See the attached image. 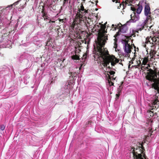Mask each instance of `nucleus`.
<instances>
[{
	"instance_id": "10",
	"label": "nucleus",
	"mask_w": 159,
	"mask_h": 159,
	"mask_svg": "<svg viewBox=\"0 0 159 159\" xmlns=\"http://www.w3.org/2000/svg\"><path fill=\"white\" fill-rule=\"evenodd\" d=\"M132 0H125V2L124 1L122 2V3H120V2H119L118 0H112V1L113 2H114L115 1V2L116 3H118L119 6H117V8L120 9L121 6L122 4L123 6V9L125 8V7H126V5L129 3L130 4V2H131Z\"/></svg>"
},
{
	"instance_id": "47",
	"label": "nucleus",
	"mask_w": 159,
	"mask_h": 159,
	"mask_svg": "<svg viewBox=\"0 0 159 159\" xmlns=\"http://www.w3.org/2000/svg\"><path fill=\"white\" fill-rule=\"evenodd\" d=\"M151 122H152V120H151Z\"/></svg>"
},
{
	"instance_id": "6",
	"label": "nucleus",
	"mask_w": 159,
	"mask_h": 159,
	"mask_svg": "<svg viewBox=\"0 0 159 159\" xmlns=\"http://www.w3.org/2000/svg\"><path fill=\"white\" fill-rule=\"evenodd\" d=\"M78 18L79 19V21L78 22L75 21L76 17H75L74 22L72 25L71 26V28L73 30L75 29L77 30H80L82 28V27H81L82 25L81 24H84L85 25L86 24V22H85L84 23V19L80 18Z\"/></svg>"
},
{
	"instance_id": "27",
	"label": "nucleus",
	"mask_w": 159,
	"mask_h": 159,
	"mask_svg": "<svg viewBox=\"0 0 159 159\" xmlns=\"http://www.w3.org/2000/svg\"><path fill=\"white\" fill-rule=\"evenodd\" d=\"M122 33L120 31V30H118V32H117L116 34L115 35V36H114V37H115V39H116V37H117V36H119L121 33Z\"/></svg>"
},
{
	"instance_id": "29",
	"label": "nucleus",
	"mask_w": 159,
	"mask_h": 159,
	"mask_svg": "<svg viewBox=\"0 0 159 159\" xmlns=\"http://www.w3.org/2000/svg\"><path fill=\"white\" fill-rule=\"evenodd\" d=\"M107 72L108 73H109L111 75H113L115 73V72L113 71H107Z\"/></svg>"
},
{
	"instance_id": "12",
	"label": "nucleus",
	"mask_w": 159,
	"mask_h": 159,
	"mask_svg": "<svg viewBox=\"0 0 159 159\" xmlns=\"http://www.w3.org/2000/svg\"><path fill=\"white\" fill-rule=\"evenodd\" d=\"M150 106L151 107V110L156 108L157 106V108L159 107V101L158 100L157 98L155 99L154 101H153L151 104L150 105Z\"/></svg>"
},
{
	"instance_id": "19",
	"label": "nucleus",
	"mask_w": 159,
	"mask_h": 159,
	"mask_svg": "<svg viewBox=\"0 0 159 159\" xmlns=\"http://www.w3.org/2000/svg\"><path fill=\"white\" fill-rule=\"evenodd\" d=\"M146 16H147L146 20H150V21H152L156 17L154 15L151 13H150L148 15Z\"/></svg>"
},
{
	"instance_id": "46",
	"label": "nucleus",
	"mask_w": 159,
	"mask_h": 159,
	"mask_svg": "<svg viewBox=\"0 0 159 159\" xmlns=\"http://www.w3.org/2000/svg\"><path fill=\"white\" fill-rule=\"evenodd\" d=\"M86 26H87V27H88V26L86 24Z\"/></svg>"
},
{
	"instance_id": "3",
	"label": "nucleus",
	"mask_w": 159,
	"mask_h": 159,
	"mask_svg": "<svg viewBox=\"0 0 159 159\" xmlns=\"http://www.w3.org/2000/svg\"><path fill=\"white\" fill-rule=\"evenodd\" d=\"M80 7L78 8V11L76 15V21L78 22L79 21L78 18L84 19V18H86V15L88 13V9L86 10L84 8L83 3H81Z\"/></svg>"
},
{
	"instance_id": "22",
	"label": "nucleus",
	"mask_w": 159,
	"mask_h": 159,
	"mask_svg": "<svg viewBox=\"0 0 159 159\" xmlns=\"http://www.w3.org/2000/svg\"><path fill=\"white\" fill-rule=\"evenodd\" d=\"M49 21L48 23L52 24L49 27V29L50 30H52L53 29V28H54L55 26V21H52L51 20H49Z\"/></svg>"
},
{
	"instance_id": "1",
	"label": "nucleus",
	"mask_w": 159,
	"mask_h": 159,
	"mask_svg": "<svg viewBox=\"0 0 159 159\" xmlns=\"http://www.w3.org/2000/svg\"><path fill=\"white\" fill-rule=\"evenodd\" d=\"M106 28L105 25L102 24L100 29L98 30L97 39L95 40V43L93 44L95 50L93 52L95 54L94 60L98 61L99 59L100 64L103 65L104 67L111 69V68L110 66L107 67V65L111 63L112 67L114 66L119 62V60L114 56L110 55L107 48H104L108 40L107 36L105 34L107 32L105 30Z\"/></svg>"
},
{
	"instance_id": "28",
	"label": "nucleus",
	"mask_w": 159,
	"mask_h": 159,
	"mask_svg": "<svg viewBox=\"0 0 159 159\" xmlns=\"http://www.w3.org/2000/svg\"><path fill=\"white\" fill-rule=\"evenodd\" d=\"M107 75H108V83L110 84L111 82V77L110 76V75L108 74H107Z\"/></svg>"
},
{
	"instance_id": "42",
	"label": "nucleus",
	"mask_w": 159,
	"mask_h": 159,
	"mask_svg": "<svg viewBox=\"0 0 159 159\" xmlns=\"http://www.w3.org/2000/svg\"><path fill=\"white\" fill-rule=\"evenodd\" d=\"M82 0L83 1V2H82L81 3H83H83H84L85 2V0Z\"/></svg>"
},
{
	"instance_id": "44",
	"label": "nucleus",
	"mask_w": 159,
	"mask_h": 159,
	"mask_svg": "<svg viewBox=\"0 0 159 159\" xmlns=\"http://www.w3.org/2000/svg\"><path fill=\"white\" fill-rule=\"evenodd\" d=\"M57 33H58V32H59V31L58 30H57Z\"/></svg>"
},
{
	"instance_id": "7",
	"label": "nucleus",
	"mask_w": 159,
	"mask_h": 159,
	"mask_svg": "<svg viewBox=\"0 0 159 159\" xmlns=\"http://www.w3.org/2000/svg\"><path fill=\"white\" fill-rule=\"evenodd\" d=\"M111 28L113 29V30H116L117 29H118L120 31L123 33H125L127 30V27L126 25H122L120 23L115 25L112 24L111 26Z\"/></svg>"
},
{
	"instance_id": "26",
	"label": "nucleus",
	"mask_w": 159,
	"mask_h": 159,
	"mask_svg": "<svg viewBox=\"0 0 159 159\" xmlns=\"http://www.w3.org/2000/svg\"><path fill=\"white\" fill-rule=\"evenodd\" d=\"M124 41L125 43V46H128V45H130L128 43L129 39H126L124 40Z\"/></svg>"
},
{
	"instance_id": "15",
	"label": "nucleus",
	"mask_w": 159,
	"mask_h": 159,
	"mask_svg": "<svg viewBox=\"0 0 159 159\" xmlns=\"http://www.w3.org/2000/svg\"><path fill=\"white\" fill-rule=\"evenodd\" d=\"M152 87L157 90V93L159 94V80H157L154 82L152 85Z\"/></svg>"
},
{
	"instance_id": "21",
	"label": "nucleus",
	"mask_w": 159,
	"mask_h": 159,
	"mask_svg": "<svg viewBox=\"0 0 159 159\" xmlns=\"http://www.w3.org/2000/svg\"><path fill=\"white\" fill-rule=\"evenodd\" d=\"M156 53V51L153 49H151L149 54L150 55V57H151L150 59L154 58L155 57V54Z\"/></svg>"
},
{
	"instance_id": "45",
	"label": "nucleus",
	"mask_w": 159,
	"mask_h": 159,
	"mask_svg": "<svg viewBox=\"0 0 159 159\" xmlns=\"http://www.w3.org/2000/svg\"><path fill=\"white\" fill-rule=\"evenodd\" d=\"M130 66V64H129V66Z\"/></svg>"
},
{
	"instance_id": "37",
	"label": "nucleus",
	"mask_w": 159,
	"mask_h": 159,
	"mask_svg": "<svg viewBox=\"0 0 159 159\" xmlns=\"http://www.w3.org/2000/svg\"><path fill=\"white\" fill-rule=\"evenodd\" d=\"M68 0H64V3H65L67 2Z\"/></svg>"
},
{
	"instance_id": "40",
	"label": "nucleus",
	"mask_w": 159,
	"mask_h": 159,
	"mask_svg": "<svg viewBox=\"0 0 159 159\" xmlns=\"http://www.w3.org/2000/svg\"><path fill=\"white\" fill-rule=\"evenodd\" d=\"M143 47H144V48H146V49H147V48H146V44H144V45H143Z\"/></svg>"
},
{
	"instance_id": "8",
	"label": "nucleus",
	"mask_w": 159,
	"mask_h": 159,
	"mask_svg": "<svg viewBox=\"0 0 159 159\" xmlns=\"http://www.w3.org/2000/svg\"><path fill=\"white\" fill-rule=\"evenodd\" d=\"M128 5H131V10L134 11V12H136L137 14H138L141 13L143 9L142 6L139 4L137 6H135V7L134 5H132L130 3L129 4H128Z\"/></svg>"
},
{
	"instance_id": "35",
	"label": "nucleus",
	"mask_w": 159,
	"mask_h": 159,
	"mask_svg": "<svg viewBox=\"0 0 159 159\" xmlns=\"http://www.w3.org/2000/svg\"><path fill=\"white\" fill-rule=\"evenodd\" d=\"M92 32H94V31H96V29L95 27H94L93 28L91 29Z\"/></svg>"
},
{
	"instance_id": "33",
	"label": "nucleus",
	"mask_w": 159,
	"mask_h": 159,
	"mask_svg": "<svg viewBox=\"0 0 159 159\" xmlns=\"http://www.w3.org/2000/svg\"><path fill=\"white\" fill-rule=\"evenodd\" d=\"M86 57H87V55L85 54H84L83 55V56L82 57V58L83 60L84 59L85 60V59H86Z\"/></svg>"
},
{
	"instance_id": "30",
	"label": "nucleus",
	"mask_w": 159,
	"mask_h": 159,
	"mask_svg": "<svg viewBox=\"0 0 159 159\" xmlns=\"http://www.w3.org/2000/svg\"><path fill=\"white\" fill-rule=\"evenodd\" d=\"M71 73V75L72 76V77L73 78V80L75 79V77H76V75H76V74L75 73Z\"/></svg>"
},
{
	"instance_id": "16",
	"label": "nucleus",
	"mask_w": 159,
	"mask_h": 159,
	"mask_svg": "<svg viewBox=\"0 0 159 159\" xmlns=\"http://www.w3.org/2000/svg\"><path fill=\"white\" fill-rule=\"evenodd\" d=\"M74 33L71 34L70 35V37L71 39H81V38L80 36L79 33L77 32H74Z\"/></svg>"
},
{
	"instance_id": "4",
	"label": "nucleus",
	"mask_w": 159,
	"mask_h": 159,
	"mask_svg": "<svg viewBox=\"0 0 159 159\" xmlns=\"http://www.w3.org/2000/svg\"><path fill=\"white\" fill-rule=\"evenodd\" d=\"M149 43L151 45V47H152L159 45V32H158L156 37H152L150 36L146 38L145 43L148 44Z\"/></svg>"
},
{
	"instance_id": "38",
	"label": "nucleus",
	"mask_w": 159,
	"mask_h": 159,
	"mask_svg": "<svg viewBox=\"0 0 159 159\" xmlns=\"http://www.w3.org/2000/svg\"><path fill=\"white\" fill-rule=\"evenodd\" d=\"M44 20H47L48 19V17H44Z\"/></svg>"
},
{
	"instance_id": "39",
	"label": "nucleus",
	"mask_w": 159,
	"mask_h": 159,
	"mask_svg": "<svg viewBox=\"0 0 159 159\" xmlns=\"http://www.w3.org/2000/svg\"><path fill=\"white\" fill-rule=\"evenodd\" d=\"M111 84H110V86H112V85H113V84H114V83H113L112 82H111Z\"/></svg>"
},
{
	"instance_id": "32",
	"label": "nucleus",
	"mask_w": 159,
	"mask_h": 159,
	"mask_svg": "<svg viewBox=\"0 0 159 159\" xmlns=\"http://www.w3.org/2000/svg\"><path fill=\"white\" fill-rule=\"evenodd\" d=\"M114 48H115V50H116L117 46V44L116 43V41H115V43H114Z\"/></svg>"
},
{
	"instance_id": "5",
	"label": "nucleus",
	"mask_w": 159,
	"mask_h": 159,
	"mask_svg": "<svg viewBox=\"0 0 159 159\" xmlns=\"http://www.w3.org/2000/svg\"><path fill=\"white\" fill-rule=\"evenodd\" d=\"M149 72L147 73V75L146 76V79L148 80L154 82L157 80H159V79L156 78L157 77V73L156 71L150 69Z\"/></svg>"
},
{
	"instance_id": "23",
	"label": "nucleus",
	"mask_w": 159,
	"mask_h": 159,
	"mask_svg": "<svg viewBox=\"0 0 159 159\" xmlns=\"http://www.w3.org/2000/svg\"><path fill=\"white\" fill-rule=\"evenodd\" d=\"M118 92H117V94H116V99H118L120 94V93L121 92V90L120 89V87L119 86V88H118L117 89Z\"/></svg>"
},
{
	"instance_id": "24",
	"label": "nucleus",
	"mask_w": 159,
	"mask_h": 159,
	"mask_svg": "<svg viewBox=\"0 0 159 159\" xmlns=\"http://www.w3.org/2000/svg\"><path fill=\"white\" fill-rule=\"evenodd\" d=\"M41 13L42 14V16L43 17H48L47 16L46 12L44 11V9L43 6V8L42 9Z\"/></svg>"
},
{
	"instance_id": "14",
	"label": "nucleus",
	"mask_w": 159,
	"mask_h": 159,
	"mask_svg": "<svg viewBox=\"0 0 159 159\" xmlns=\"http://www.w3.org/2000/svg\"><path fill=\"white\" fill-rule=\"evenodd\" d=\"M144 12V14L146 16H148L150 13H151L150 12V8L149 3H145Z\"/></svg>"
},
{
	"instance_id": "25",
	"label": "nucleus",
	"mask_w": 159,
	"mask_h": 159,
	"mask_svg": "<svg viewBox=\"0 0 159 159\" xmlns=\"http://www.w3.org/2000/svg\"><path fill=\"white\" fill-rule=\"evenodd\" d=\"M71 58L74 60H78L80 59V57L78 55H75L72 56Z\"/></svg>"
},
{
	"instance_id": "41",
	"label": "nucleus",
	"mask_w": 159,
	"mask_h": 159,
	"mask_svg": "<svg viewBox=\"0 0 159 159\" xmlns=\"http://www.w3.org/2000/svg\"><path fill=\"white\" fill-rule=\"evenodd\" d=\"M19 2H20L19 1H18V2H16V3H14V4H13V5H16V3H18Z\"/></svg>"
},
{
	"instance_id": "9",
	"label": "nucleus",
	"mask_w": 159,
	"mask_h": 159,
	"mask_svg": "<svg viewBox=\"0 0 159 159\" xmlns=\"http://www.w3.org/2000/svg\"><path fill=\"white\" fill-rule=\"evenodd\" d=\"M146 26V23L144 22L139 23L137 26L136 29L132 30L133 34H134L135 33H138L139 31H141L144 29Z\"/></svg>"
},
{
	"instance_id": "13",
	"label": "nucleus",
	"mask_w": 159,
	"mask_h": 159,
	"mask_svg": "<svg viewBox=\"0 0 159 159\" xmlns=\"http://www.w3.org/2000/svg\"><path fill=\"white\" fill-rule=\"evenodd\" d=\"M152 110H148L147 111V115L149 118L152 117L155 118L158 117L156 112L154 113Z\"/></svg>"
},
{
	"instance_id": "18",
	"label": "nucleus",
	"mask_w": 159,
	"mask_h": 159,
	"mask_svg": "<svg viewBox=\"0 0 159 159\" xmlns=\"http://www.w3.org/2000/svg\"><path fill=\"white\" fill-rule=\"evenodd\" d=\"M148 56H147V57H145L143 58V62H142V64L141 65V68L142 70H143V68H144V66H143L142 65H146L147 64V63L148 61L149 60V59H148Z\"/></svg>"
},
{
	"instance_id": "34",
	"label": "nucleus",
	"mask_w": 159,
	"mask_h": 159,
	"mask_svg": "<svg viewBox=\"0 0 159 159\" xmlns=\"http://www.w3.org/2000/svg\"><path fill=\"white\" fill-rule=\"evenodd\" d=\"M137 63L138 64V66H139L140 65L141 66V61L139 60L137 61Z\"/></svg>"
},
{
	"instance_id": "17",
	"label": "nucleus",
	"mask_w": 159,
	"mask_h": 159,
	"mask_svg": "<svg viewBox=\"0 0 159 159\" xmlns=\"http://www.w3.org/2000/svg\"><path fill=\"white\" fill-rule=\"evenodd\" d=\"M65 60V59L64 58L62 59H58V61L60 63L59 64H60V66H59V67L60 69L66 66L65 64L64 63V61Z\"/></svg>"
},
{
	"instance_id": "2",
	"label": "nucleus",
	"mask_w": 159,
	"mask_h": 159,
	"mask_svg": "<svg viewBox=\"0 0 159 159\" xmlns=\"http://www.w3.org/2000/svg\"><path fill=\"white\" fill-rule=\"evenodd\" d=\"M145 143L142 142L141 144H139L141 146H139L133 148L130 150V152L133 153L134 159H146L145 158L146 155L144 153H143L145 151L143 144Z\"/></svg>"
},
{
	"instance_id": "36",
	"label": "nucleus",
	"mask_w": 159,
	"mask_h": 159,
	"mask_svg": "<svg viewBox=\"0 0 159 159\" xmlns=\"http://www.w3.org/2000/svg\"><path fill=\"white\" fill-rule=\"evenodd\" d=\"M91 122H92V121H90V120L88 122V123H87L86 125L89 124L91 123Z\"/></svg>"
},
{
	"instance_id": "20",
	"label": "nucleus",
	"mask_w": 159,
	"mask_h": 159,
	"mask_svg": "<svg viewBox=\"0 0 159 159\" xmlns=\"http://www.w3.org/2000/svg\"><path fill=\"white\" fill-rule=\"evenodd\" d=\"M131 46L130 45H128V46H125L124 48L125 52L127 53H130L131 52Z\"/></svg>"
},
{
	"instance_id": "43",
	"label": "nucleus",
	"mask_w": 159,
	"mask_h": 159,
	"mask_svg": "<svg viewBox=\"0 0 159 159\" xmlns=\"http://www.w3.org/2000/svg\"><path fill=\"white\" fill-rule=\"evenodd\" d=\"M112 79H113V80H115V78L114 77H113V76H112Z\"/></svg>"
},
{
	"instance_id": "31",
	"label": "nucleus",
	"mask_w": 159,
	"mask_h": 159,
	"mask_svg": "<svg viewBox=\"0 0 159 159\" xmlns=\"http://www.w3.org/2000/svg\"><path fill=\"white\" fill-rule=\"evenodd\" d=\"M5 126L3 125H1L0 126V129L1 130H3L5 128Z\"/></svg>"
},
{
	"instance_id": "11",
	"label": "nucleus",
	"mask_w": 159,
	"mask_h": 159,
	"mask_svg": "<svg viewBox=\"0 0 159 159\" xmlns=\"http://www.w3.org/2000/svg\"><path fill=\"white\" fill-rule=\"evenodd\" d=\"M130 21L132 22H135L138 21L139 19V15L137 14L135 12H134L131 15Z\"/></svg>"
}]
</instances>
